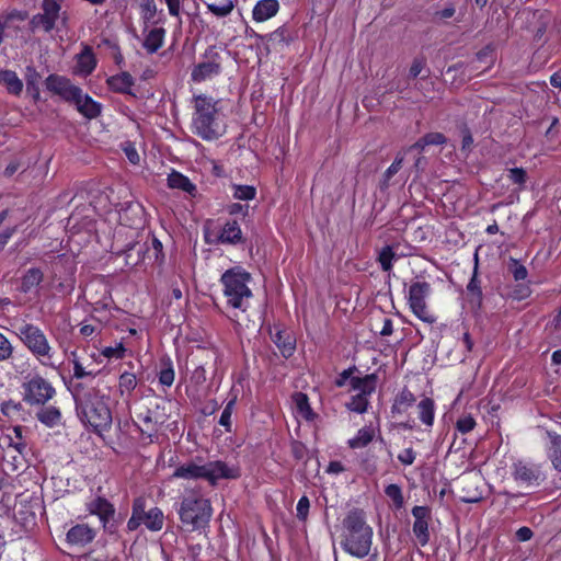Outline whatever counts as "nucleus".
I'll use <instances>...</instances> for the list:
<instances>
[{
    "instance_id": "obj_1",
    "label": "nucleus",
    "mask_w": 561,
    "mask_h": 561,
    "mask_svg": "<svg viewBox=\"0 0 561 561\" xmlns=\"http://www.w3.org/2000/svg\"><path fill=\"white\" fill-rule=\"evenodd\" d=\"M71 393L76 402L79 419L95 431L108 430L112 424V413L108 398L100 390L83 382L71 385Z\"/></svg>"
},
{
    "instance_id": "obj_2",
    "label": "nucleus",
    "mask_w": 561,
    "mask_h": 561,
    "mask_svg": "<svg viewBox=\"0 0 561 561\" xmlns=\"http://www.w3.org/2000/svg\"><path fill=\"white\" fill-rule=\"evenodd\" d=\"M342 548L356 558L368 556L373 545V528L360 508L351 510L343 519Z\"/></svg>"
},
{
    "instance_id": "obj_3",
    "label": "nucleus",
    "mask_w": 561,
    "mask_h": 561,
    "mask_svg": "<svg viewBox=\"0 0 561 561\" xmlns=\"http://www.w3.org/2000/svg\"><path fill=\"white\" fill-rule=\"evenodd\" d=\"M240 477V469L236 466H228L226 462L216 460L204 465L188 461L176 467L172 473L174 479L197 480L205 479L215 486L220 479H237Z\"/></svg>"
},
{
    "instance_id": "obj_4",
    "label": "nucleus",
    "mask_w": 561,
    "mask_h": 561,
    "mask_svg": "<svg viewBox=\"0 0 561 561\" xmlns=\"http://www.w3.org/2000/svg\"><path fill=\"white\" fill-rule=\"evenodd\" d=\"M252 276L241 266H234L222 273L220 283L227 305L233 309L245 311L253 296L249 283Z\"/></svg>"
},
{
    "instance_id": "obj_5",
    "label": "nucleus",
    "mask_w": 561,
    "mask_h": 561,
    "mask_svg": "<svg viewBox=\"0 0 561 561\" xmlns=\"http://www.w3.org/2000/svg\"><path fill=\"white\" fill-rule=\"evenodd\" d=\"M181 523L190 531L205 528L213 515L210 501L196 490H186L178 511Z\"/></svg>"
},
{
    "instance_id": "obj_6",
    "label": "nucleus",
    "mask_w": 561,
    "mask_h": 561,
    "mask_svg": "<svg viewBox=\"0 0 561 561\" xmlns=\"http://www.w3.org/2000/svg\"><path fill=\"white\" fill-rule=\"evenodd\" d=\"M16 336L27 351L45 367L55 368V348L44 331L33 323L24 322L18 327Z\"/></svg>"
},
{
    "instance_id": "obj_7",
    "label": "nucleus",
    "mask_w": 561,
    "mask_h": 561,
    "mask_svg": "<svg viewBox=\"0 0 561 561\" xmlns=\"http://www.w3.org/2000/svg\"><path fill=\"white\" fill-rule=\"evenodd\" d=\"M216 114V102L213 98L206 95L195 98L193 124L195 133L205 140L217 139L221 135L220 124Z\"/></svg>"
},
{
    "instance_id": "obj_8",
    "label": "nucleus",
    "mask_w": 561,
    "mask_h": 561,
    "mask_svg": "<svg viewBox=\"0 0 561 561\" xmlns=\"http://www.w3.org/2000/svg\"><path fill=\"white\" fill-rule=\"evenodd\" d=\"M431 293L432 286L425 280L412 283L408 293V304L411 311L415 317L427 324L436 322V317L426 305V299L430 297Z\"/></svg>"
},
{
    "instance_id": "obj_9",
    "label": "nucleus",
    "mask_w": 561,
    "mask_h": 561,
    "mask_svg": "<svg viewBox=\"0 0 561 561\" xmlns=\"http://www.w3.org/2000/svg\"><path fill=\"white\" fill-rule=\"evenodd\" d=\"M513 480L523 488L539 486L546 479L540 465L525 459H515L511 465Z\"/></svg>"
},
{
    "instance_id": "obj_10",
    "label": "nucleus",
    "mask_w": 561,
    "mask_h": 561,
    "mask_svg": "<svg viewBox=\"0 0 561 561\" xmlns=\"http://www.w3.org/2000/svg\"><path fill=\"white\" fill-rule=\"evenodd\" d=\"M221 51L216 46H209L201 57V61L193 68L191 78L194 82H203L221 72Z\"/></svg>"
},
{
    "instance_id": "obj_11",
    "label": "nucleus",
    "mask_w": 561,
    "mask_h": 561,
    "mask_svg": "<svg viewBox=\"0 0 561 561\" xmlns=\"http://www.w3.org/2000/svg\"><path fill=\"white\" fill-rule=\"evenodd\" d=\"M24 401L28 404L44 405L56 393L53 385L39 375H35L23 383Z\"/></svg>"
},
{
    "instance_id": "obj_12",
    "label": "nucleus",
    "mask_w": 561,
    "mask_h": 561,
    "mask_svg": "<svg viewBox=\"0 0 561 561\" xmlns=\"http://www.w3.org/2000/svg\"><path fill=\"white\" fill-rule=\"evenodd\" d=\"M87 510L90 514L96 515L102 523L103 529L108 534H115L117 523L115 522V508L105 497L98 496L87 503Z\"/></svg>"
},
{
    "instance_id": "obj_13",
    "label": "nucleus",
    "mask_w": 561,
    "mask_h": 561,
    "mask_svg": "<svg viewBox=\"0 0 561 561\" xmlns=\"http://www.w3.org/2000/svg\"><path fill=\"white\" fill-rule=\"evenodd\" d=\"M412 516L414 517L413 534L417 539V542L424 547L431 539L428 525L432 519V512L428 506H414L412 508Z\"/></svg>"
},
{
    "instance_id": "obj_14",
    "label": "nucleus",
    "mask_w": 561,
    "mask_h": 561,
    "mask_svg": "<svg viewBox=\"0 0 561 561\" xmlns=\"http://www.w3.org/2000/svg\"><path fill=\"white\" fill-rule=\"evenodd\" d=\"M160 405L154 404V408H145L137 412V419L142 425H138V428L142 435L151 438L158 433L159 425L165 421V415L159 413Z\"/></svg>"
},
{
    "instance_id": "obj_15",
    "label": "nucleus",
    "mask_w": 561,
    "mask_h": 561,
    "mask_svg": "<svg viewBox=\"0 0 561 561\" xmlns=\"http://www.w3.org/2000/svg\"><path fill=\"white\" fill-rule=\"evenodd\" d=\"M45 85L48 91L59 95L67 102H71L72 99L80 95V88L62 76L49 75L45 80Z\"/></svg>"
},
{
    "instance_id": "obj_16",
    "label": "nucleus",
    "mask_w": 561,
    "mask_h": 561,
    "mask_svg": "<svg viewBox=\"0 0 561 561\" xmlns=\"http://www.w3.org/2000/svg\"><path fill=\"white\" fill-rule=\"evenodd\" d=\"M96 536L95 529L87 524H78L72 526L67 535L66 540L71 546L84 547L91 543Z\"/></svg>"
},
{
    "instance_id": "obj_17",
    "label": "nucleus",
    "mask_w": 561,
    "mask_h": 561,
    "mask_svg": "<svg viewBox=\"0 0 561 561\" xmlns=\"http://www.w3.org/2000/svg\"><path fill=\"white\" fill-rule=\"evenodd\" d=\"M70 103H73L77 111L88 119L99 117L102 112V104L94 101L90 95L83 93L81 88L80 95L72 99Z\"/></svg>"
},
{
    "instance_id": "obj_18",
    "label": "nucleus",
    "mask_w": 561,
    "mask_h": 561,
    "mask_svg": "<svg viewBox=\"0 0 561 561\" xmlns=\"http://www.w3.org/2000/svg\"><path fill=\"white\" fill-rule=\"evenodd\" d=\"M481 482L478 476H465L460 480L461 495L460 499L465 503H478L482 500V490L478 484Z\"/></svg>"
},
{
    "instance_id": "obj_19",
    "label": "nucleus",
    "mask_w": 561,
    "mask_h": 561,
    "mask_svg": "<svg viewBox=\"0 0 561 561\" xmlns=\"http://www.w3.org/2000/svg\"><path fill=\"white\" fill-rule=\"evenodd\" d=\"M378 377L376 374H369L364 377H352L350 385L353 391H356L358 396H363L369 399L375 392L377 387Z\"/></svg>"
},
{
    "instance_id": "obj_20",
    "label": "nucleus",
    "mask_w": 561,
    "mask_h": 561,
    "mask_svg": "<svg viewBox=\"0 0 561 561\" xmlns=\"http://www.w3.org/2000/svg\"><path fill=\"white\" fill-rule=\"evenodd\" d=\"M279 10L277 0H260L252 10L253 20L264 22L275 16Z\"/></svg>"
},
{
    "instance_id": "obj_21",
    "label": "nucleus",
    "mask_w": 561,
    "mask_h": 561,
    "mask_svg": "<svg viewBox=\"0 0 561 561\" xmlns=\"http://www.w3.org/2000/svg\"><path fill=\"white\" fill-rule=\"evenodd\" d=\"M218 242L224 244H238L242 242V231L236 220L227 221L219 236Z\"/></svg>"
},
{
    "instance_id": "obj_22",
    "label": "nucleus",
    "mask_w": 561,
    "mask_h": 561,
    "mask_svg": "<svg viewBox=\"0 0 561 561\" xmlns=\"http://www.w3.org/2000/svg\"><path fill=\"white\" fill-rule=\"evenodd\" d=\"M0 83L3 84L8 93L20 95L23 91V82L13 70H0Z\"/></svg>"
},
{
    "instance_id": "obj_23",
    "label": "nucleus",
    "mask_w": 561,
    "mask_h": 561,
    "mask_svg": "<svg viewBox=\"0 0 561 561\" xmlns=\"http://www.w3.org/2000/svg\"><path fill=\"white\" fill-rule=\"evenodd\" d=\"M417 413L420 421L427 427L433 426L435 417V402L428 397H424L417 403Z\"/></svg>"
},
{
    "instance_id": "obj_24",
    "label": "nucleus",
    "mask_w": 561,
    "mask_h": 561,
    "mask_svg": "<svg viewBox=\"0 0 561 561\" xmlns=\"http://www.w3.org/2000/svg\"><path fill=\"white\" fill-rule=\"evenodd\" d=\"M108 88L114 92L130 93L134 79L128 72H122L107 79Z\"/></svg>"
},
{
    "instance_id": "obj_25",
    "label": "nucleus",
    "mask_w": 561,
    "mask_h": 561,
    "mask_svg": "<svg viewBox=\"0 0 561 561\" xmlns=\"http://www.w3.org/2000/svg\"><path fill=\"white\" fill-rule=\"evenodd\" d=\"M414 394L408 389L403 388L394 398L391 407L392 414H402L415 402Z\"/></svg>"
},
{
    "instance_id": "obj_26",
    "label": "nucleus",
    "mask_w": 561,
    "mask_h": 561,
    "mask_svg": "<svg viewBox=\"0 0 561 561\" xmlns=\"http://www.w3.org/2000/svg\"><path fill=\"white\" fill-rule=\"evenodd\" d=\"M547 435L550 439L548 456L552 462L553 468L561 472V436L550 431L547 432Z\"/></svg>"
},
{
    "instance_id": "obj_27",
    "label": "nucleus",
    "mask_w": 561,
    "mask_h": 561,
    "mask_svg": "<svg viewBox=\"0 0 561 561\" xmlns=\"http://www.w3.org/2000/svg\"><path fill=\"white\" fill-rule=\"evenodd\" d=\"M272 339L284 357L287 358L293 355L295 351V340L288 333L277 331Z\"/></svg>"
},
{
    "instance_id": "obj_28",
    "label": "nucleus",
    "mask_w": 561,
    "mask_h": 561,
    "mask_svg": "<svg viewBox=\"0 0 561 561\" xmlns=\"http://www.w3.org/2000/svg\"><path fill=\"white\" fill-rule=\"evenodd\" d=\"M168 185L171 188H178L188 194H193L196 191V186L188 180V178L175 171L169 174Z\"/></svg>"
},
{
    "instance_id": "obj_29",
    "label": "nucleus",
    "mask_w": 561,
    "mask_h": 561,
    "mask_svg": "<svg viewBox=\"0 0 561 561\" xmlns=\"http://www.w3.org/2000/svg\"><path fill=\"white\" fill-rule=\"evenodd\" d=\"M164 33L162 27H156L149 31L144 41V47L149 54L156 53L162 46Z\"/></svg>"
},
{
    "instance_id": "obj_30",
    "label": "nucleus",
    "mask_w": 561,
    "mask_h": 561,
    "mask_svg": "<svg viewBox=\"0 0 561 561\" xmlns=\"http://www.w3.org/2000/svg\"><path fill=\"white\" fill-rule=\"evenodd\" d=\"M375 436V431L370 426H364L358 430L357 434L348 439L347 444L353 449H359L366 447Z\"/></svg>"
},
{
    "instance_id": "obj_31",
    "label": "nucleus",
    "mask_w": 561,
    "mask_h": 561,
    "mask_svg": "<svg viewBox=\"0 0 561 561\" xmlns=\"http://www.w3.org/2000/svg\"><path fill=\"white\" fill-rule=\"evenodd\" d=\"M37 420L46 426L54 427L59 424L61 413L56 407H45L36 413Z\"/></svg>"
},
{
    "instance_id": "obj_32",
    "label": "nucleus",
    "mask_w": 561,
    "mask_h": 561,
    "mask_svg": "<svg viewBox=\"0 0 561 561\" xmlns=\"http://www.w3.org/2000/svg\"><path fill=\"white\" fill-rule=\"evenodd\" d=\"M478 278V264L476 263L472 277L467 285L468 294L470 295V302L477 307L481 306L482 302V289Z\"/></svg>"
},
{
    "instance_id": "obj_33",
    "label": "nucleus",
    "mask_w": 561,
    "mask_h": 561,
    "mask_svg": "<svg viewBox=\"0 0 561 561\" xmlns=\"http://www.w3.org/2000/svg\"><path fill=\"white\" fill-rule=\"evenodd\" d=\"M43 280V272L39 268L32 267L26 271L22 277L21 290L28 293Z\"/></svg>"
},
{
    "instance_id": "obj_34",
    "label": "nucleus",
    "mask_w": 561,
    "mask_h": 561,
    "mask_svg": "<svg viewBox=\"0 0 561 561\" xmlns=\"http://www.w3.org/2000/svg\"><path fill=\"white\" fill-rule=\"evenodd\" d=\"M293 401L295 403V407H296V411L297 413L310 421L313 419L314 414L312 412V409L309 404V399H308V396L306 393H302V392H296L294 396H293Z\"/></svg>"
},
{
    "instance_id": "obj_35",
    "label": "nucleus",
    "mask_w": 561,
    "mask_h": 561,
    "mask_svg": "<svg viewBox=\"0 0 561 561\" xmlns=\"http://www.w3.org/2000/svg\"><path fill=\"white\" fill-rule=\"evenodd\" d=\"M39 80L41 75L37 70L33 66H27L25 69L26 90L32 94L35 101L39 99Z\"/></svg>"
},
{
    "instance_id": "obj_36",
    "label": "nucleus",
    "mask_w": 561,
    "mask_h": 561,
    "mask_svg": "<svg viewBox=\"0 0 561 561\" xmlns=\"http://www.w3.org/2000/svg\"><path fill=\"white\" fill-rule=\"evenodd\" d=\"M163 513L158 507L150 508L142 518V524L151 531H158L163 526Z\"/></svg>"
},
{
    "instance_id": "obj_37",
    "label": "nucleus",
    "mask_w": 561,
    "mask_h": 561,
    "mask_svg": "<svg viewBox=\"0 0 561 561\" xmlns=\"http://www.w3.org/2000/svg\"><path fill=\"white\" fill-rule=\"evenodd\" d=\"M398 257L393 245L383 247L379 253L377 261L383 272H390L393 266V261Z\"/></svg>"
},
{
    "instance_id": "obj_38",
    "label": "nucleus",
    "mask_w": 561,
    "mask_h": 561,
    "mask_svg": "<svg viewBox=\"0 0 561 561\" xmlns=\"http://www.w3.org/2000/svg\"><path fill=\"white\" fill-rule=\"evenodd\" d=\"M174 369L173 364L170 357H164L161 359V369L159 371V382L162 386L171 387L174 382Z\"/></svg>"
},
{
    "instance_id": "obj_39",
    "label": "nucleus",
    "mask_w": 561,
    "mask_h": 561,
    "mask_svg": "<svg viewBox=\"0 0 561 561\" xmlns=\"http://www.w3.org/2000/svg\"><path fill=\"white\" fill-rule=\"evenodd\" d=\"M403 161H404V152L399 151L394 158V161L382 174V180L380 183V187L382 190H385L389 186V182H390L391 178L399 172V170L402 167Z\"/></svg>"
},
{
    "instance_id": "obj_40",
    "label": "nucleus",
    "mask_w": 561,
    "mask_h": 561,
    "mask_svg": "<svg viewBox=\"0 0 561 561\" xmlns=\"http://www.w3.org/2000/svg\"><path fill=\"white\" fill-rule=\"evenodd\" d=\"M30 25L33 32L43 30L48 33L55 27L56 22L44 13H37L32 16Z\"/></svg>"
},
{
    "instance_id": "obj_41",
    "label": "nucleus",
    "mask_w": 561,
    "mask_h": 561,
    "mask_svg": "<svg viewBox=\"0 0 561 561\" xmlns=\"http://www.w3.org/2000/svg\"><path fill=\"white\" fill-rule=\"evenodd\" d=\"M347 410L359 414L365 413L369 407V399L363 396L354 394L350 401L345 403Z\"/></svg>"
},
{
    "instance_id": "obj_42",
    "label": "nucleus",
    "mask_w": 561,
    "mask_h": 561,
    "mask_svg": "<svg viewBox=\"0 0 561 561\" xmlns=\"http://www.w3.org/2000/svg\"><path fill=\"white\" fill-rule=\"evenodd\" d=\"M508 272L513 275L515 280H524L528 276V271L518 260L510 257L507 263Z\"/></svg>"
},
{
    "instance_id": "obj_43",
    "label": "nucleus",
    "mask_w": 561,
    "mask_h": 561,
    "mask_svg": "<svg viewBox=\"0 0 561 561\" xmlns=\"http://www.w3.org/2000/svg\"><path fill=\"white\" fill-rule=\"evenodd\" d=\"M61 1L62 0H43V13L57 22L61 10Z\"/></svg>"
},
{
    "instance_id": "obj_44",
    "label": "nucleus",
    "mask_w": 561,
    "mask_h": 561,
    "mask_svg": "<svg viewBox=\"0 0 561 561\" xmlns=\"http://www.w3.org/2000/svg\"><path fill=\"white\" fill-rule=\"evenodd\" d=\"M137 386V379L133 373H123L119 377V391L122 394L125 392L130 393Z\"/></svg>"
},
{
    "instance_id": "obj_45",
    "label": "nucleus",
    "mask_w": 561,
    "mask_h": 561,
    "mask_svg": "<svg viewBox=\"0 0 561 561\" xmlns=\"http://www.w3.org/2000/svg\"><path fill=\"white\" fill-rule=\"evenodd\" d=\"M72 364L73 378L76 379H82L85 377L94 378L99 374V370L89 369L88 367L83 366V364L78 358H73Z\"/></svg>"
},
{
    "instance_id": "obj_46",
    "label": "nucleus",
    "mask_w": 561,
    "mask_h": 561,
    "mask_svg": "<svg viewBox=\"0 0 561 561\" xmlns=\"http://www.w3.org/2000/svg\"><path fill=\"white\" fill-rule=\"evenodd\" d=\"M255 187L251 185H233V197L240 201H251L255 197Z\"/></svg>"
},
{
    "instance_id": "obj_47",
    "label": "nucleus",
    "mask_w": 561,
    "mask_h": 561,
    "mask_svg": "<svg viewBox=\"0 0 561 561\" xmlns=\"http://www.w3.org/2000/svg\"><path fill=\"white\" fill-rule=\"evenodd\" d=\"M207 8L216 16L224 18L229 15L233 10V2L231 0H225L221 4L209 3Z\"/></svg>"
},
{
    "instance_id": "obj_48",
    "label": "nucleus",
    "mask_w": 561,
    "mask_h": 561,
    "mask_svg": "<svg viewBox=\"0 0 561 561\" xmlns=\"http://www.w3.org/2000/svg\"><path fill=\"white\" fill-rule=\"evenodd\" d=\"M78 65L81 72L85 75L91 73L95 68L93 55L90 51L82 53L79 57Z\"/></svg>"
},
{
    "instance_id": "obj_49",
    "label": "nucleus",
    "mask_w": 561,
    "mask_h": 561,
    "mask_svg": "<svg viewBox=\"0 0 561 561\" xmlns=\"http://www.w3.org/2000/svg\"><path fill=\"white\" fill-rule=\"evenodd\" d=\"M385 493L388 497H390L394 505L400 508L404 503V499L402 495L401 488L398 484H389L385 489Z\"/></svg>"
},
{
    "instance_id": "obj_50",
    "label": "nucleus",
    "mask_w": 561,
    "mask_h": 561,
    "mask_svg": "<svg viewBox=\"0 0 561 561\" xmlns=\"http://www.w3.org/2000/svg\"><path fill=\"white\" fill-rule=\"evenodd\" d=\"M236 404V399H231L225 407L219 417V424L226 428L227 432L231 431V415Z\"/></svg>"
},
{
    "instance_id": "obj_51",
    "label": "nucleus",
    "mask_w": 561,
    "mask_h": 561,
    "mask_svg": "<svg viewBox=\"0 0 561 561\" xmlns=\"http://www.w3.org/2000/svg\"><path fill=\"white\" fill-rule=\"evenodd\" d=\"M14 347L10 340L0 332V362L10 359L13 355Z\"/></svg>"
},
{
    "instance_id": "obj_52",
    "label": "nucleus",
    "mask_w": 561,
    "mask_h": 561,
    "mask_svg": "<svg viewBox=\"0 0 561 561\" xmlns=\"http://www.w3.org/2000/svg\"><path fill=\"white\" fill-rule=\"evenodd\" d=\"M507 178L514 184L523 187L527 181V173L523 168H511L508 169Z\"/></svg>"
},
{
    "instance_id": "obj_53",
    "label": "nucleus",
    "mask_w": 561,
    "mask_h": 561,
    "mask_svg": "<svg viewBox=\"0 0 561 561\" xmlns=\"http://www.w3.org/2000/svg\"><path fill=\"white\" fill-rule=\"evenodd\" d=\"M144 18L146 20H151L154 18L157 13V7L154 0H137Z\"/></svg>"
},
{
    "instance_id": "obj_54",
    "label": "nucleus",
    "mask_w": 561,
    "mask_h": 561,
    "mask_svg": "<svg viewBox=\"0 0 561 561\" xmlns=\"http://www.w3.org/2000/svg\"><path fill=\"white\" fill-rule=\"evenodd\" d=\"M476 426V421L471 416V415H463L461 416L457 423H456V427L457 430L462 433V434H466V433H469L471 432Z\"/></svg>"
},
{
    "instance_id": "obj_55",
    "label": "nucleus",
    "mask_w": 561,
    "mask_h": 561,
    "mask_svg": "<svg viewBox=\"0 0 561 561\" xmlns=\"http://www.w3.org/2000/svg\"><path fill=\"white\" fill-rule=\"evenodd\" d=\"M309 508H310V501L309 499L304 495L299 499L298 503H297V506H296V511H297V518L299 520H302L305 522L308 517V513H309Z\"/></svg>"
},
{
    "instance_id": "obj_56",
    "label": "nucleus",
    "mask_w": 561,
    "mask_h": 561,
    "mask_svg": "<svg viewBox=\"0 0 561 561\" xmlns=\"http://www.w3.org/2000/svg\"><path fill=\"white\" fill-rule=\"evenodd\" d=\"M101 354L107 358H117V359L123 358L124 354H125V347L123 346L122 343H119L114 347L113 346L104 347L102 350Z\"/></svg>"
},
{
    "instance_id": "obj_57",
    "label": "nucleus",
    "mask_w": 561,
    "mask_h": 561,
    "mask_svg": "<svg viewBox=\"0 0 561 561\" xmlns=\"http://www.w3.org/2000/svg\"><path fill=\"white\" fill-rule=\"evenodd\" d=\"M423 138V145H443L446 142V137L442 133H428Z\"/></svg>"
},
{
    "instance_id": "obj_58",
    "label": "nucleus",
    "mask_w": 561,
    "mask_h": 561,
    "mask_svg": "<svg viewBox=\"0 0 561 561\" xmlns=\"http://www.w3.org/2000/svg\"><path fill=\"white\" fill-rule=\"evenodd\" d=\"M291 454L295 459L302 460L307 455L306 446L298 440H294L290 445Z\"/></svg>"
},
{
    "instance_id": "obj_59",
    "label": "nucleus",
    "mask_w": 561,
    "mask_h": 561,
    "mask_svg": "<svg viewBox=\"0 0 561 561\" xmlns=\"http://www.w3.org/2000/svg\"><path fill=\"white\" fill-rule=\"evenodd\" d=\"M415 457L416 454L412 448H405L398 455V460L404 466H410L414 462Z\"/></svg>"
},
{
    "instance_id": "obj_60",
    "label": "nucleus",
    "mask_w": 561,
    "mask_h": 561,
    "mask_svg": "<svg viewBox=\"0 0 561 561\" xmlns=\"http://www.w3.org/2000/svg\"><path fill=\"white\" fill-rule=\"evenodd\" d=\"M356 370H357L356 366H353V367H350V368L343 370L335 380L336 387H344L346 385L347 380H351V378L353 377L352 374Z\"/></svg>"
},
{
    "instance_id": "obj_61",
    "label": "nucleus",
    "mask_w": 561,
    "mask_h": 561,
    "mask_svg": "<svg viewBox=\"0 0 561 561\" xmlns=\"http://www.w3.org/2000/svg\"><path fill=\"white\" fill-rule=\"evenodd\" d=\"M266 37L268 41L275 42V43L285 42L286 37H287V30L283 26L278 27L277 30H275L274 32L268 34Z\"/></svg>"
},
{
    "instance_id": "obj_62",
    "label": "nucleus",
    "mask_w": 561,
    "mask_h": 561,
    "mask_svg": "<svg viewBox=\"0 0 561 561\" xmlns=\"http://www.w3.org/2000/svg\"><path fill=\"white\" fill-rule=\"evenodd\" d=\"M423 67H424V61L421 60V59H414L411 67H410V71H409V75L410 77L412 78H416L421 71L423 70Z\"/></svg>"
},
{
    "instance_id": "obj_63",
    "label": "nucleus",
    "mask_w": 561,
    "mask_h": 561,
    "mask_svg": "<svg viewBox=\"0 0 561 561\" xmlns=\"http://www.w3.org/2000/svg\"><path fill=\"white\" fill-rule=\"evenodd\" d=\"M144 501L141 499L135 500L133 504V515H137L141 519L146 516Z\"/></svg>"
},
{
    "instance_id": "obj_64",
    "label": "nucleus",
    "mask_w": 561,
    "mask_h": 561,
    "mask_svg": "<svg viewBox=\"0 0 561 561\" xmlns=\"http://www.w3.org/2000/svg\"><path fill=\"white\" fill-rule=\"evenodd\" d=\"M164 1H165L167 5H168L169 13L172 16H179L180 15V9H181L180 0H164Z\"/></svg>"
}]
</instances>
